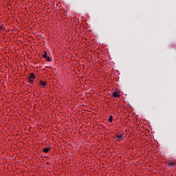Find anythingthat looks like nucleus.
<instances>
[{"mask_svg": "<svg viewBox=\"0 0 176 176\" xmlns=\"http://www.w3.org/2000/svg\"><path fill=\"white\" fill-rule=\"evenodd\" d=\"M114 138L116 141H123L126 138L123 131H118L114 135Z\"/></svg>", "mask_w": 176, "mask_h": 176, "instance_id": "1", "label": "nucleus"}, {"mask_svg": "<svg viewBox=\"0 0 176 176\" xmlns=\"http://www.w3.org/2000/svg\"><path fill=\"white\" fill-rule=\"evenodd\" d=\"M4 28H3V25H1L0 26V31H3Z\"/></svg>", "mask_w": 176, "mask_h": 176, "instance_id": "10", "label": "nucleus"}, {"mask_svg": "<svg viewBox=\"0 0 176 176\" xmlns=\"http://www.w3.org/2000/svg\"><path fill=\"white\" fill-rule=\"evenodd\" d=\"M109 123H112L113 122V117L112 116L109 117Z\"/></svg>", "mask_w": 176, "mask_h": 176, "instance_id": "7", "label": "nucleus"}, {"mask_svg": "<svg viewBox=\"0 0 176 176\" xmlns=\"http://www.w3.org/2000/svg\"><path fill=\"white\" fill-rule=\"evenodd\" d=\"M52 147H45L43 148V152L44 153H49V151H51Z\"/></svg>", "mask_w": 176, "mask_h": 176, "instance_id": "6", "label": "nucleus"}, {"mask_svg": "<svg viewBox=\"0 0 176 176\" xmlns=\"http://www.w3.org/2000/svg\"><path fill=\"white\" fill-rule=\"evenodd\" d=\"M46 57H47V52L46 51H44L43 58H46Z\"/></svg>", "mask_w": 176, "mask_h": 176, "instance_id": "8", "label": "nucleus"}, {"mask_svg": "<svg viewBox=\"0 0 176 176\" xmlns=\"http://www.w3.org/2000/svg\"><path fill=\"white\" fill-rule=\"evenodd\" d=\"M47 85V81H43L42 80H40L39 81L40 87H45Z\"/></svg>", "mask_w": 176, "mask_h": 176, "instance_id": "5", "label": "nucleus"}, {"mask_svg": "<svg viewBox=\"0 0 176 176\" xmlns=\"http://www.w3.org/2000/svg\"><path fill=\"white\" fill-rule=\"evenodd\" d=\"M36 78V75L34 73H30L29 77L28 78V82L31 83V85H34L35 83V79Z\"/></svg>", "mask_w": 176, "mask_h": 176, "instance_id": "2", "label": "nucleus"}, {"mask_svg": "<svg viewBox=\"0 0 176 176\" xmlns=\"http://www.w3.org/2000/svg\"><path fill=\"white\" fill-rule=\"evenodd\" d=\"M111 97H113L114 98H120V92L118 91H114L111 94Z\"/></svg>", "mask_w": 176, "mask_h": 176, "instance_id": "4", "label": "nucleus"}, {"mask_svg": "<svg viewBox=\"0 0 176 176\" xmlns=\"http://www.w3.org/2000/svg\"><path fill=\"white\" fill-rule=\"evenodd\" d=\"M45 58L47 63H50V61H52V58L50 56H47Z\"/></svg>", "mask_w": 176, "mask_h": 176, "instance_id": "9", "label": "nucleus"}, {"mask_svg": "<svg viewBox=\"0 0 176 176\" xmlns=\"http://www.w3.org/2000/svg\"><path fill=\"white\" fill-rule=\"evenodd\" d=\"M167 164L168 167H170V168H174V167H176V161H168Z\"/></svg>", "mask_w": 176, "mask_h": 176, "instance_id": "3", "label": "nucleus"}]
</instances>
